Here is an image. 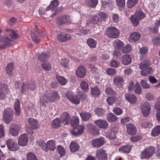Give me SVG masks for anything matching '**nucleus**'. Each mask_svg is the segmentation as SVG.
Listing matches in <instances>:
<instances>
[{"label": "nucleus", "mask_w": 160, "mask_h": 160, "mask_svg": "<svg viewBox=\"0 0 160 160\" xmlns=\"http://www.w3.org/2000/svg\"><path fill=\"white\" fill-rule=\"evenodd\" d=\"M46 92V94L40 98V105L42 107H46L47 104L49 102H54L56 100L59 99V94L56 92H52V93L49 94L48 91Z\"/></svg>", "instance_id": "1"}, {"label": "nucleus", "mask_w": 160, "mask_h": 160, "mask_svg": "<svg viewBox=\"0 0 160 160\" xmlns=\"http://www.w3.org/2000/svg\"><path fill=\"white\" fill-rule=\"evenodd\" d=\"M79 121V118L78 117H75L74 120H72L70 121V124L73 128V130L71 132L74 135H81L83 132L84 126L83 125H78Z\"/></svg>", "instance_id": "2"}, {"label": "nucleus", "mask_w": 160, "mask_h": 160, "mask_svg": "<svg viewBox=\"0 0 160 160\" xmlns=\"http://www.w3.org/2000/svg\"><path fill=\"white\" fill-rule=\"evenodd\" d=\"M49 57V55L48 53H42L39 54L38 56V59L41 62H43L42 63V68L47 71H50L51 69L50 65L48 62H46V60Z\"/></svg>", "instance_id": "3"}, {"label": "nucleus", "mask_w": 160, "mask_h": 160, "mask_svg": "<svg viewBox=\"0 0 160 160\" xmlns=\"http://www.w3.org/2000/svg\"><path fill=\"white\" fill-rule=\"evenodd\" d=\"M155 151V148L153 147L146 148L141 152L140 157L142 159L149 158L154 154Z\"/></svg>", "instance_id": "4"}, {"label": "nucleus", "mask_w": 160, "mask_h": 160, "mask_svg": "<svg viewBox=\"0 0 160 160\" xmlns=\"http://www.w3.org/2000/svg\"><path fill=\"white\" fill-rule=\"evenodd\" d=\"M13 111L11 108H7L3 112V119L7 124H9L13 119Z\"/></svg>", "instance_id": "5"}, {"label": "nucleus", "mask_w": 160, "mask_h": 160, "mask_svg": "<svg viewBox=\"0 0 160 160\" xmlns=\"http://www.w3.org/2000/svg\"><path fill=\"white\" fill-rule=\"evenodd\" d=\"M106 34L110 38H116L119 37L120 35L119 30L114 27H108L106 30Z\"/></svg>", "instance_id": "6"}, {"label": "nucleus", "mask_w": 160, "mask_h": 160, "mask_svg": "<svg viewBox=\"0 0 160 160\" xmlns=\"http://www.w3.org/2000/svg\"><path fill=\"white\" fill-rule=\"evenodd\" d=\"M144 12L140 10L137 11L135 15H132L131 17V21L133 25H138V20H140L145 17Z\"/></svg>", "instance_id": "7"}, {"label": "nucleus", "mask_w": 160, "mask_h": 160, "mask_svg": "<svg viewBox=\"0 0 160 160\" xmlns=\"http://www.w3.org/2000/svg\"><path fill=\"white\" fill-rule=\"evenodd\" d=\"M66 95L71 102L75 105H78L80 103V99L78 95H74L71 91H67Z\"/></svg>", "instance_id": "8"}, {"label": "nucleus", "mask_w": 160, "mask_h": 160, "mask_svg": "<svg viewBox=\"0 0 160 160\" xmlns=\"http://www.w3.org/2000/svg\"><path fill=\"white\" fill-rule=\"evenodd\" d=\"M141 109L143 115L145 117H147L149 115L151 111V106L147 102H145L142 104Z\"/></svg>", "instance_id": "9"}, {"label": "nucleus", "mask_w": 160, "mask_h": 160, "mask_svg": "<svg viewBox=\"0 0 160 160\" xmlns=\"http://www.w3.org/2000/svg\"><path fill=\"white\" fill-rule=\"evenodd\" d=\"M6 143L8 149L10 151H16L19 149V147L13 139H8Z\"/></svg>", "instance_id": "10"}, {"label": "nucleus", "mask_w": 160, "mask_h": 160, "mask_svg": "<svg viewBox=\"0 0 160 160\" xmlns=\"http://www.w3.org/2000/svg\"><path fill=\"white\" fill-rule=\"evenodd\" d=\"M96 156L98 160H107L108 158L106 151L102 149L97 150Z\"/></svg>", "instance_id": "11"}, {"label": "nucleus", "mask_w": 160, "mask_h": 160, "mask_svg": "<svg viewBox=\"0 0 160 160\" xmlns=\"http://www.w3.org/2000/svg\"><path fill=\"white\" fill-rule=\"evenodd\" d=\"M94 123L100 129H104L107 128L109 125L106 121L101 119L95 121Z\"/></svg>", "instance_id": "12"}, {"label": "nucleus", "mask_w": 160, "mask_h": 160, "mask_svg": "<svg viewBox=\"0 0 160 160\" xmlns=\"http://www.w3.org/2000/svg\"><path fill=\"white\" fill-rule=\"evenodd\" d=\"M104 138L101 137L99 138L93 139L92 141V145L94 148H98L102 146L105 143Z\"/></svg>", "instance_id": "13"}, {"label": "nucleus", "mask_w": 160, "mask_h": 160, "mask_svg": "<svg viewBox=\"0 0 160 160\" xmlns=\"http://www.w3.org/2000/svg\"><path fill=\"white\" fill-rule=\"evenodd\" d=\"M75 117H73V118L71 120V117L69 114L68 112H64L61 114L60 120L64 125H68L69 122L70 123L71 120H74Z\"/></svg>", "instance_id": "14"}, {"label": "nucleus", "mask_w": 160, "mask_h": 160, "mask_svg": "<svg viewBox=\"0 0 160 160\" xmlns=\"http://www.w3.org/2000/svg\"><path fill=\"white\" fill-rule=\"evenodd\" d=\"M28 137L26 134H22L19 138L18 144L21 146H26L28 144Z\"/></svg>", "instance_id": "15"}, {"label": "nucleus", "mask_w": 160, "mask_h": 160, "mask_svg": "<svg viewBox=\"0 0 160 160\" xmlns=\"http://www.w3.org/2000/svg\"><path fill=\"white\" fill-rule=\"evenodd\" d=\"M127 133L130 135H134L137 132L136 127L132 123H128L126 125Z\"/></svg>", "instance_id": "16"}, {"label": "nucleus", "mask_w": 160, "mask_h": 160, "mask_svg": "<svg viewBox=\"0 0 160 160\" xmlns=\"http://www.w3.org/2000/svg\"><path fill=\"white\" fill-rule=\"evenodd\" d=\"M57 38L59 41L64 42L71 39V37L69 34L61 33L57 35Z\"/></svg>", "instance_id": "17"}, {"label": "nucleus", "mask_w": 160, "mask_h": 160, "mask_svg": "<svg viewBox=\"0 0 160 160\" xmlns=\"http://www.w3.org/2000/svg\"><path fill=\"white\" fill-rule=\"evenodd\" d=\"M20 128L19 125L15 124H12L10 128V133L13 136H16L18 134Z\"/></svg>", "instance_id": "18"}, {"label": "nucleus", "mask_w": 160, "mask_h": 160, "mask_svg": "<svg viewBox=\"0 0 160 160\" xmlns=\"http://www.w3.org/2000/svg\"><path fill=\"white\" fill-rule=\"evenodd\" d=\"M86 72L84 68L82 66H79L76 70V75L79 78H83L86 76Z\"/></svg>", "instance_id": "19"}, {"label": "nucleus", "mask_w": 160, "mask_h": 160, "mask_svg": "<svg viewBox=\"0 0 160 160\" xmlns=\"http://www.w3.org/2000/svg\"><path fill=\"white\" fill-rule=\"evenodd\" d=\"M113 45L115 49L119 50L122 49L124 47V44L120 40L116 39L113 41Z\"/></svg>", "instance_id": "20"}, {"label": "nucleus", "mask_w": 160, "mask_h": 160, "mask_svg": "<svg viewBox=\"0 0 160 160\" xmlns=\"http://www.w3.org/2000/svg\"><path fill=\"white\" fill-rule=\"evenodd\" d=\"M126 99L132 104L136 103L137 101L136 97L133 94L126 93L125 95Z\"/></svg>", "instance_id": "21"}, {"label": "nucleus", "mask_w": 160, "mask_h": 160, "mask_svg": "<svg viewBox=\"0 0 160 160\" xmlns=\"http://www.w3.org/2000/svg\"><path fill=\"white\" fill-rule=\"evenodd\" d=\"M28 122L31 128L34 129H36L39 127L38 121L35 119L30 118L28 119Z\"/></svg>", "instance_id": "22"}, {"label": "nucleus", "mask_w": 160, "mask_h": 160, "mask_svg": "<svg viewBox=\"0 0 160 160\" xmlns=\"http://www.w3.org/2000/svg\"><path fill=\"white\" fill-rule=\"evenodd\" d=\"M114 84L119 88H122L124 84V80L123 78L120 76L115 77L113 79Z\"/></svg>", "instance_id": "23"}, {"label": "nucleus", "mask_w": 160, "mask_h": 160, "mask_svg": "<svg viewBox=\"0 0 160 160\" xmlns=\"http://www.w3.org/2000/svg\"><path fill=\"white\" fill-rule=\"evenodd\" d=\"M14 108L15 110V115L16 116H19L21 112L20 102L18 99L16 100L14 103Z\"/></svg>", "instance_id": "24"}, {"label": "nucleus", "mask_w": 160, "mask_h": 160, "mask_svg": "<svg viewBox=\"0 0 160 160\" xmlns=\"http://www.w3.org/2000/svg\"><path fill=\"white\" fill-rule=\"evenodd\" d=\"M141 37L140 34L138 32L132 33L129 36V41L131 42H135L139 40Z\"/></svg>", "instance_id": "25"}, {"label": "nucleus", "mask_w": 160, "mask_h": 160, "mask_svg": "<svg viewBox=\"0 0 160 160\" xmlns=\"http://www.w3.org/2000/svg\"><path fill=\"white\" fill-rule=\"evenodd\" d=\"M59 5L58 0H54L52 1L49 5L47 8L46 11L49 10L54 11L58 7Z\"/></svg>", "instance_id": "26"}, {"label": "nucleus", "mask_w": 160, "mask_h": 160, "mask_svg": "<svg viewBox=\"0 0 160 160\" xmlns=\"http://www.w3.org/2000/svg\"><path fill=\"white\" fill-rule=\"evenodd\" d=\"M48 152L49 150L51 151H54L56 148L55 143L54 141L51 140L48 141L46 143Z\"/></svg>", "instance_id": "27"}, {"label": "nucleus", "mask_w": 160, "mask_h": 160, "mask_svg": "<svg viewBox=\"0 0 160 160\" xmlns=\"http://www.w3.org/2000/svg\"><path fill=\"white\" fill-rule=\"evenodd\" d=\"M132 146V145L127 144L122 146L119 149V151L125 153H129L130 152Z\"/></svg>", "instance_id": "28"}, {"label": "nucleus", "mask_w": 160, "mask_h": 160, "mask_svg": "<svg viewBox=\"0 0 160 160\" xmlns=\"http://www.w3.org/2000/svg\"><path fill=\"white\" fill-rule=\"evenodd\" d=\"M3 41V44L0 45V50L5 49L7 47L10 46L11 45V40L8 38H4Z\"/></svg>", "instance_id": "29"}, {"label": "nucleus", "mask_w": 160, "mask_h": 160, "mask_svg": "<svg viewBox=\"0 0 160 160\" xmlns=\"http://www.w3.org/2000/svg\"><path fill=\"white\" fill-rule=\"evenodd\" d=\"M122 63L125 65H127L130 63L131 62V59L129 55L125 54L122 57Z\"/></svg>", "instance_id": "30"}, {"label": "nucleus", "mask_w": 160, "mask_h": 160, "mask_svg": "<svg viewBox=\"0 0 160 160\" xmlns=\"http://www.w3.org/2000/svg\"><path fill=\"white\" fill-rule=\"evenodd\" d=\"M61 123V121L60 119L57 118L52 121L51 125L53 128L57 129L60 127Z\"/></svg>", "instance_id": "31"}, {"label": "nucleus", "mask_w": 160, "mask_h": 160, "mask_svg": "<svg viewBox=\"0 0 160 160\" xmlns=\"http://www.w3.org/2000/svg\"><path fill=\"white\" fill-rule=\"evenodd\" d=\"M160 134V125L155 126L152 130L151 135L153 137H156Z\"/></svg>", "instance_id": "32"}, {"label": "nucleus", "mask_w": 160, "mask_h": 160, "mask_svg": "<svg viewBox=\"0 0 160 160\" xmlns=\"http://www.w3.org/2000/svg\"><path fill=\"white\" fill-rule=\"evenodd\" d=\"M37 144L43 151L46 152H48L46 143H45L44 141L41 140H39L37 141Z\"/></svg>", "instance_id": "33"}, {"label": "nucleus", "mask_w": 160, "mask_h": 160, "mask_svg": "<svg viewBox=\"0 0 160 160\" xmlns=\"http://www.w3.org/2000/svg\"><path fill=\"white\" fill-rule=\"evenodd\" d=\"M107 119L110 122H114L117 121L118 117L113 114L109 113L107 115Z\"/></svg>", "instance_id": "34"}, {"label": "nucleus", "mask_w": 160, "mask_h": 160, "mask_svg": "<svg viewBox=\"0 0 160 160\" xmlns=\"http://www.w3.org/2000/svg\"><path fill=\"white\" fill-rule=\"evenodd\" d=\"M80 115L82 118V120L83 121H88L92 117L91 114L87 112H81Z\"/></svg>", "instance_id": "35"}, {"label": "nucleus", "mask_w": 160, "mask_h": 160, "mask_svg": "<svg viewBox=\"0 0 160 160\" xmlns=\"http://www.w3.org/2000/svg\"><path fill=\"white\" fill-rule=\"evenodd\" d=\"M70 22V18L69 16H64L61 17L58 22V24L62 25L66 22Z\"/></svg>", "instance_id": "36"}, {"label": "nucleus", "mask_w": 160, "mask_h": 160, "mask_svg": "<svg viewBox=\"0 0 160 160\" xmlns=\"http://www.w3.org/2000/svg\"><path fill=\"white\" fill-rule=\"evenodd\" d=\"M70 148L72 152L78 151L79 148V146L76 142H71L70 144Z\"/></svg>", "instance_id": "37"}, {"label": "nucleus", "mask_w": 160, "mask_h": 160, "mask_svg": "<svg viewBox=\"0 0 160 160\" xmlns=\"http://www.w3.org/2000/svg\"><path fill=\"white\" fill-rule=\"evenodd\" d=\"M14 65L13 63H10L8 64L6 68L7 73L10 76L12 75V71L13 69Z\"/></svg>", "instance_id": "38"}, {"label": "nucleus", "mask_w": 160, "mask_h": 160, "mask_svg": "<svg viewBox=\"0 0 160 160\" xmlns=\"http://www.w3.org/2000/svg\"><path fill=\"white\" fill-rule=\"evenodd\" d=\"M35 86L33 84H29L27 82H24L22 87V90L24 89H31L33 90L35 89Z\"/></svg>", "instance_id": "39"}, {"label": "nucleus", "mask_w": 160, "mask_h": 160, "mask_svg": "<svg viewBox=\"0 0 160 160\" xmlns=\"http://www.w3.org/2000/svg\"><path fill=\"white\" fill-rule=\"evenodd\" d=\"M87 42L88 45L92 48H94L96 46V41L92 38H90L87 39Z\"/></svg>", "instance_id": "40"}, {"label": "nucleus", "mask_w": 160, "mask_h": 160, "mask_svg": "<svg viewBox=\"0 0 160 160\" xmlns=\"http://www.w3.org/2000/svg\"><path fill=\"white\" fill-rule=\"evenodd\" d=\"M56 78L61 85H64L67 82V80L63 77L57 75L56 76Z\"/></svg>", "instance_id": "41"}, {"label": "nucleus", "mask_w": 160, "mask_h": 160, "mask_svg": "<svg viewBox=\"0 0 160 160\" xmlns=\"http://www.w3.org/2000/svg\"><path fill=\"white\" fill-rule=\"evenodd\" d=\"M117 5L121 10L124 9L125 4V0H116Z\"/></svg>", "instance_id": "42"}, {"label": "nucleus", "mask_w": 160, "mask_h": 160, "mask_svg": "<svg viewBox=\"0 0 160 160\" xmlns=\"http://www.w3.org/2000/svg\"><path fill=\"white\" fill-rule=\"evenodd\" d=\"M152 68L150 67H148L145 70H143L141 71L140 73L143 76H145L147 75L152 72Z\"/></svg>", "instance_id": "43"}, {"label": "nucleus", "mask_w": 160, "mask_h": 160, "mask_svg": "<svg viewBox=\"0 0 160 160\" xmlns=\"http://www.w3.org/2000/svg\"><path fill=\"white\" fill-rule=\"evenodd\" d=\"M86 3L92 7H95L98 3V0H85Z\"/></svg>", "instance_id": "44"}, {"label": "nucleus", "mask_w": 160, "mask_h": 160, "mask_svg": "<svg viewBox=\"0 0 160 160\" xmlns=\"http://www.w3.org/2000/svg\"><path fill=\"white\" fill-rule=\"evenodd\" d=\"M138 2V0H128L127 5L129 8H131L134 6Z\"/></svg>", "instance_id": "45"}, {"label": "nucleus", "mask_w": 160, "mask_h": 160, "mask_svg": "<svg viewBox=\"0 0 160 160\" xmlns=\"http://www.w3.org/2000/svg\"><path fill=\"white\" fill-rule=\"evenodd\" d=\"M58 152L61 157L65 156L66 151L64 148L61 145L58 146Z\"/></svg>", "instance_id": "46"}, {"label": "nucleus", "mask_w": 160, "mask_h": 160, "mask_svg": "<svg viewBox=\"0 0 160 160\" xmlns=\"http://www.w3.org/2000/svg\"><path fill=\"white\" fill-rule=\"evenodd\" d=\"M81 88L82 90H88L89 89L88 83L84 81H82L80 84Z\"/></svg>", "instance_id": "47"}, {"label": "nucleus", "mask_w": 160, "mask_h": 160, "mask_svg": "<svg viewBox=\"0 0 160 160\" xmlns=\"http://www.w3.org/2000/svg\"><path fill=\"white\" fill-rule=\"evenodd\" d=\"M150 65V62L148 61H145L139 64V68L141 69H144L148 67Z\"/></svg>", "instance_id": "48"}, {"label": "nucleus", "mask_w": 160, "mask_h": 160, "mask_svg": "<svg viewBox=\"0 0 160 160\" xmlns=\"http://www.w3.org/2000/svg\"><path fill=\"white\" fill-rule=\"evenodd\" d=\"M96 113L99 117L103 116L105 113V111L102 108H97L95 109Z\"/></svg>", "instance_id": "49"}, {"label": "nucleus", "mask_w": 160, "mask_h": 160, "mask_svg": "<svg viewBox=\"0 0 160 160\" xmlns=\"http://www.w3.org/2000/svg\"><path fill=\"white\" fill-rule=\"evenodd\" d=\"M31 37L33 40V41L36 44H38L40 42V40L39 38L37 37L35 34L33 32L30 33Z\"/></svg>", "instance_id": "50"}, {"label": "nucleus", "mask_w": 160, "mask_h": 160, "mask_svg": "<svg viewBox=\"0 0 160 160\" xmlns=\"http://www.w3.org/2000/svg\"><path fill=\"white\" fill-rule=\"evenodd\" d=\"M61 63L65 68H68L69 66L68 59L67 58L62 59L61 61Z\"/></svg>", "instance_id": "51"}, {"label": "nucleus", "mask_w": 160, "mask_h": 160, "mask_svg": "<svg viewBox=\"0 0 160 160\" xmlns=\"http://www.w3.org/2000/svg\"><path fill=\"white\" fill-rule=\"evenodd\" d=\"M153 124L151 122H144L142 124V127L144 128H151Z\"/></svg>", "instance_id": "52"}, {"label": "nucleus", "mask_w": 160, "mask_h": 160, "mask_svg": "<svg viewBox=\"0 0 160 160\" xmlns=\"http://www.w3.org/2000/svg\"><path fill=\"white\" fill-rule=\"evenodd\" d=\"M116 98L110 97L107 98V101L108 104L109 105H112L115 102L116 103Z\"/></svg>", "instance_id": "53"}, {"label": "nucleus", "mask_w": 160, "mask_h": 160, "mask_svg": "<svg viewBox=\"0 0 160 160\" xmlns=\"http://www.w3.org/2000/svg\"><path fill=\"white\" fill-rule=\"evenodd\" d=\"M27 160H37L35 155L32 152H29L27 154Z\"/></svg>", "instance_id": "54"}, {"label": "nucleus", "mask_w": 160, "mask_h": 160, "mask_svg": "<svg viewBox=\"0 0 160 160\" xmlns=\"http://www.w3.org/2000/svg\"><path fill=\"white\" fill-rule=\"evenodd\" d=\"M113 111L115 114L117 115H121L123 112L122 110V109L117 107L114 108Z\"/></svg>", "instance_id": "55"}, {"label": "nucleus", "mask_w": 160, "mask_h": 160, "mask_svg": "<svg viewBox=\"0 0 160 160\" xmlns=\"http://www.w3.org/2000/svg\"><path fill=\"white\" fill-rule=\"evenodd\" d=\"M102 6L104 8H108L109 9H112L113 8V4L111 2H105L102 3Z\"/></svg>", "instance_id": "56"}, {"label": "nucleus", "mask_w": 160, "mask_h": 160, "mask_svg": "<svg viewBox=\"0 0 160 160\" xmlns=\"http://www.w3.org/2000/svg\"><path fill=\"white\" fill-rule=\"evenodd\" d=\"M107 73L109 75H114L116 73V71L113 68H110L106 70Z\"/></svg>", "instance_id": "57"}, {"label": "nucleus", "mask_w": 160, "mask_h": 160, "mask_svg": "<svg viewBox=\"0 0 160 160\" xmlns=\"http://www.w3.org/2000/svg\"><path fill=\"white\" fill-rule=\"evenodd\" d=\"M98 15L102 20H105L108 17L107 14L106 13L103 12H100L98 13Z\"/></svg>", "instance_id": "58"}, {"label": "nucleus", "mask_w": 160, "mask_h": 160, "mask_svg": "<svg viewBox=\"0 0 160 160\" xmlns=\"http://www.w3.org/2000/svg\"><path fill=\"white\" fill-rule=\"evenodd\" d=\"M131 50V48L130 45H127L122 49V52L124 53H127L129 52Z\"/></svg>", "instance_id": "59"}, {"label": "nucleus", "mask_w": 160, "mask_h": 160, "mask_svg": "<svg viewBox=\"0 0 160 160\" xmlns=\"http://www.w3.org/2000/svg\"><path fill=\"white\" fill-rule=\"evenodd\" d=\"M78 96L82 100H85L87 98L86 95L82 91H79L78 92Z\"/></svg>", "instance_id": "60"}, {"label": "nucleus", "mask_w": 160, "mask_h": 160, "mask_svg": "<svg viewBox=\"0 0 160 160\" xmlns=\"http://www.w3.org/2000/svg\"><path fill=\"white\" fill-rule=\"evenodd\" d=\"M91 22L93 24L97 23L99 21V19L97 16L92 17L90 20Z\"/></svg>", "instance_id": "61"}, {"label": "nucleus", "mask_w": 160, "mask_h": 160, "mask_svg": "<svg viewBox=\"0 0 160 160\" xmlns=\"http://www.w3.org/2000/svg\"><path fill=\"white\" fill-rule=\"evenodd\" d=\"M5 135L3 126L0 124V138H3Z\"/></svg>", "instance_id": "62"}, {"label": "nucleus", "mask_w": 160, "mask_h": 160, "mask_svg": "<svg viewBox=\"0 0 160 160\" xmlns=\"http://www.w3.org/2000/svg\"><path fill=\"white\" fill-rule=\"evenodd\" d=\"M141 84L142 86L145 89H148L150 87L149 84L144 80H142L141 81Z\"/></svg>", "instance_id": "63"}, {"label": "nucleus", "mask_w": 160, "mask_h": 160, "mask_svg": "<svg viewBox=\"0 0 160 160\" xmlns=\"http://www.w3.org/2000/svg\"><path fill=\"white\" fill-rule=\"evenodd\" d=\"M158 102L154 105L155 108L158 111H160V97L157 98Z\"/></svg>", "instance_id": "64"}]
</instances>
